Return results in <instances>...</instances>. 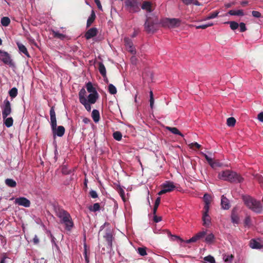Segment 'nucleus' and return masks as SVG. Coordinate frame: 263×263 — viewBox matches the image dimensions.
<instances>
[{
	"instance_id": "1",
	"label": "nucleus",
	"mask_w": 263,
	"mask_h": 263,
	"mask_svg": "<svg viewBox=\"0 0 263 263\" xmlns=\"http://www.w3.org/2000/svg\"><path fill=\"white\" fill-rule=\"evenodd\" d=\"M79 100L85 109L88 111L91 110L90 104H95L99 97L98 93H91L86 97V92L84 88H82L79 93Z\"/></svg>"
},
{
	"instance_id": "2",
	"label": "nucleus",
	"mask_w": 263,
	"mask_h": 263,
	"mask_svg": "<svg viewBox=\"0 0 263 263\" xmlns=\"http://www.w3.org/2000/svg\"><path fill=\"white\" fill-rule=\"evenodd\" d=\"M243 201L246 206L256 213H261L262 211V206L259 201L257 200L249 195L242 196Z\"/></svg>"
},
{
	"instance_id": "3",
	"label": "nucleus",
	"mask_w": 263,
	"mask_h": 263,
	"mask_svg": "<svg viewBox=\"0 0 263 263\" xmlns=\"http://www.w3.org/2000/svg\"><path fill=\"white\" fill-rule=\"evenodd\" d=\"M56 215L60 219V222L64 224L65 229L70 231L73 227V222L69 213L62 209L56 211Z\"/></svg>"
},
{
	"instance_id": "4",
	"label": "nucleus",
	"mask_w": 263,
	"mask_h": 263,
	"mask_svg": "<svg viewBox=\"0 0 263 263\" xmlns=\"http://www.w3.org/2000/svg\"><path fill=\"white\" fill-rule=\"evenodd\" d=\"M218 177L219 179L231 182H241L243 179L236 172L230 170H226L219 173Z\"/></svg>"
},
{
	"instance_id": "5",
	"label": "nucleus",
	"mask_w": 263,
	"mask_h": 263,
	"mask_svg": "<svg viewBox=\"0 0 263 263\" xmlns=\"http://www.w3.org/2000/svg\"><path fill=\"white\" fill-rule=\"evenodd\" d=\"M141 3L139 0H126L125 8L130 13H136L140 11Z\"/></svg>"
},
{
	"instance_id": "6",
	"label": "nucleus",
	"mask_w": 263,
	"mask_h": 263,
	"mask_svg": "<svg viewBox=\"0 0 263 263\" xmlns=\"http://www.w3.org/2000/svg\"><path fill=\"white\" fill-rule=\"evenodd\" d=\"M161 24L164 27L174 28L180 25V21L178 18H165L161 21Z\"/></svg>"
},
{
	"instance_id": "7",
	"label": "nucleus",
	"mask_w": 263,
	"mask_h": 263,
	"mask_svg": "<svg viewBox=\"0 0 263 263\" xmlns=\"http://www.w3.org/2000/svg\"><path fill=\"white\" fill-rule=\"evenodd\" d=\"M0 60L10 67L14 66V64L7 52L0 50Z\"/></svg>"
},
{
	"instance_id": "8",
	"label": "nucleus",
	"mask_w": 263,
	"mask_h": 263,
	"mask_svg": "<svg viewBox=\"0 0 263 263\" xmlns=\"http://www.w3.org/2000/svg\"><path fill=\"white\" fill-rule=\"evenodd\" d=\"M1 108L2 110L3 118H6L11 114L12 111L10 101L7 99L4 100L3 105L1 106Z\"/></svg>"
},
{
	"instance_id": "9",
	"label": "nucleus",
	"mask_w": 263,
	"mask_h": 263,
	"mask_svg": "<svg viewBox=\"0 0 263 263\" xmlns=\"http://www.w3.org/2000/svg\"><path fill=\"white\" fill-rule=\"evenodd\" d=\"M146 20L144 24L145 29L148 33H153L156 30L154 23L151 21V17L148 14H146Z\"/></svg>"
},
{
	"instance_id": "10",
	"label": "nucleus",
	"mask_w": 263,
	"mask_h": 263,
	"mask_svg": "<svg viewBox=\"0 0 263 263\" xmlns=\"http://www.w3.org/2000/svg\"><path fill=\"white\" fill-rule=\"evenodd\" d=\"M162 186L163 189L158 193L159 195H161L166 193L171 192L175 188L174 183L172 182H166L163 184Z\"/></svg>"
},
{
	"instance_id": "11",
	"label": "nucleus",
	"mask_w": 263,
	"mask_h": 263,
	"mask_svg": "<svg viewBox=\"0 0 263 263\" xmlns=\"http://www.w3.org/2000/svg\"><path fill=\"white\" fill-rule=\"evenodd\" d=\"M14 203L25 208H28L30 206V201L26 198L23 197L15 198Z\"/></svg>"
},
{
	"instance_id": "12",
	"label": "nucleus",
	"mask_w": 263,
	"mask_h": 263,
	"mask_svg": "<svg viewBox=\"0 0 263 263\" xmlns=\"http://www.w3.org/2000/svg\"><path fill=\"white\" fill-rule=\"evenodd\" d=\"M50 125L51 129H53L54 128L57 126V119L55 116V112L53 108H51L50 110Z\"/></svg>"
},
{
	"instance_id": "13",
	"label": "nucleus",
	"mask_w": 263,
	"mask_h": 263,
	"mask_svg": "<svg viewBox=\"0 0 263 263\" xmlns=\"http://www.w3.org/2000/svg\"><path fill=\"white\" fill-rule=\"evenodd\" d=\"M54 136L62 137L65 133V128L63 126H59L51 129Z\"/></svg>"
},
{
	"instance_id": "14",
	"label": "nucleus",
	"mask_w": 263,
	"mask_h": 263,
	"mask_svg": "<svg viewBox=\"0 0 263 263\" xmlns=\"http://www.w3.org/2000/svg\"><path fill=\"white\" fill-rule=\"evenodd\" d=\"M141 8L146 12V14H149L148 13H151L153 11L152 4L151 2L148 1H144L141 5Z\"/></svg>"
},
{
	"instance_id": "15",
	"label": "nucleus",
	"mask_w": 263,
	"mask_h": 263,
	"mask_svg": "<svg viewBox=\"0 0 263 263\" xmlns=\"http://www.w3.org/2000/svg\"><path fill=\"white\" fill-rule=\"evenodd\" d=\"M215 237L214 235L210 232L208 233L206 230V234L205 236L204 241L208 244H212L215 242Z\"/></svg>"
},
{
	"instance_id": "16",
	"label": "nucleus",
	"mask_w": 263,
	"mask_h": 263,
	"mask_svg": "<svg viewBox=\"0 0 263 263\" xmlns=\"http://www.w3.org/2000/svg\"><path fill=\"white\" fill-rule=\"evenodd\" d=\"M98 32L97 29L96 28H91L89 29L85 33V36L86 39L88 40L92 37L95 36Z\"/></svg>"
},
{
	"instance_id": "17",
	"label": "nucleus",
	"mask_w": 263,
	"mask_h": 263,
	"mask_svg": "<svg viewBox=\"0 0 263 263\" xmlns=\"http://www.w3.org/2000/svg\"><path fill=\"white\" fill-rule=\"evenodd\" d=\"M221 205L224 210H228L230 208L229 200L224 195L221 197Z\"/></svg>"
},
{
	"instance_id": "18",
	"label": "nucleus",
	"mask_w": 263,
	"mask_h": 263,
	"mask_svg": "<svg viewBox=\"0 0 263 263\" xmlns=\"http://www.w3.org/2000/svg\"><path fill=\"white\" fill-rule=\"evenodd\" d=\"M104 237L107 242L108 248L111 249L112 246L113 237L112 234L109 232H106Z\"/></svg>"
},
{
	"instance_id": "19",
	"label": "nucleus",
	"mask_w": 263,
	"mask_h": 263,
	"mask_svg": "<svg viewBox=\"0 0 263 263\" xmlns=\"http://www.w3.org/2000/svg\"><path fill=\"white\" fill-rule=\"evenodd\" d=\"M20 53H24L27 57H30V55L27 51L26 47L22 43L17 42L16 43Z\"/></svg>"
},
{
	"instance_id": "20",
	"label": "nucleus",
	"mask_w": 263,
	"mask_h": 263,
	"mask_svg": "<svg viewBox=\"0 0 263 263\" xmlns=\"http://www.w3.org/2000/svg\"><path fill=\"white\" fill-rule=\"evenodd\" d=\"M203 224L206 227H209L211 225V217L209 214H203L202 215Z\"/></svg>"
},
{
	"instance_id": "21",
	"label": "nucleus",
	"mask_w": 263,
	"mask_h": 263,
	"mask_svg": "<svg viewBox=\"0 0 263 263\" xmlns=\"http://www.w3.org/2000/svg\"><path fill=\"white\" fill-rule=\"evenodd\" d=\"M250 247L253 249H260L262 247V246L258 241L252 239L250 241Z\"/></svg>"
},
{
	"instance_id": "22",
	"label": "nucleus",
	"mask_w": 263,
	"mask_h": 263,
	"mask_svg": "<svg viewBox=\"0 0 263 263\" xmlns=\"http://www.w3.org/2000/svg\"><path fill=\"white\" fill-rule=\"evenodd\" d=\"M228 14L230 15L240 16H242L245 15L243 11L241 9L239 10H231L229 11Z\"/></svg>"
},
{
	"instance_id": "23",
	"label": "nucleus",
	"mask_w": 263,
	"mask_h": 263,
	"mask_svg": "<svg viewBox=\"0 0 263 263\" xmlns=\"http://www.w3.org/2000/svg\"><path fill=\"white\" fill-rule=\"evenodd\" d=\"M92 118L95 122L97 123L100 120V113L97 109H93L92 111Z\"/></svg>"
},
{
	"instance_id": "24",
	"label": "nucleus",
	"mask_w": 263,
	"mask_h": 263,
	"mask_svg": "<svg viewBox=\"0 0 263 263\" xmlns=\"http://www.w3.org/2000/svg\"><path fill=\"white\" fill-rule=\"evenodd\" d=\"M96 18V14L93 10L91 11V14L87 21V27H89L93 22Z\"/></svg>"
},
{
	"instance_id": "25",
	"label": "nucleus",
	"mask_w": 263,
	"mask_h": 263,
	"mask_svg": "<svg viewBox=\"0 0 263 263\" xmlns=\"http://www.w3.org/2000/svg\"><path fill=\"white\" fill-rule=\"evenodd\" d=\"M3 119L4 123L7 127H10L12 126L13 120L12 117H6V118H3Z\"/></svg>"
},
{
	"instance_id": "26",
	"label": "nucleus",
	"mask_w": 263,
	"mask_h": 263,
	"mask_svg": "<svg viewBox=\"0 0 263 263\" xmlns=\"http://www.w3.org/2000/svg\"><path fill=\"white\" fill-rule=\"evenodd\" d=\"M87 90L89 93H98L96 88L92 86L91 82H89L86 84Z\"/></svg>"
},
{
	"instance_id": "27",
	"label": "nucleus",
	"mask_w": 263,
	"mask_h": 263,
	"mask_svg": "<svg viewBox=\"0 0 263 263\" xmlns=\"http://www.w3.org/2000/svg\"><path fill=\"white\" fill-rule=\"evenodd\" d=\"M166 129L170 131L172 133L180 135L181 137H183V135L179 132V130L176 127H166Z\"/></svg>"
},
{
	"instance_id": "28",
	"label": "nucleus",
	"mask_w": 263,
	"mask_h": 263,
	"mask_svg": "<svg viewBox=\"0 0 263 263\" xmlns=\"http://www.w3.org/2000/svg\"><path fill=\"white\" fill-rule=\"evenodd\" d=\"M1 23L4 27L8 26L10 23V20L8 17H3L1 20Z\"/></svg>"
},
{
	"instance_id": "29",
	"label": "nucleus",
	"mask_w": 263,
	"mask_h": 263,
	"mask_svg": "<svg viewBox=\"0 0 263 263\" xmlns=\"http://www.w3.org/2000/svg\"><path fill=\"white\" fill-rule=\"evenodd\" d=\"M5 183L7 186L11 187H14L16 185L15 181L12 179H6L5 180Z\"/></svg>"
},
{
	"instance_id": "30",
	"label": "nucleus",
	"mask_w": 263,
	"mask_h": 263,
	"mask_svg": "<svg viewBox=\"0 0 263 263\" xmlns=\"http://www.w3.org/2000/svg\"><path fill=\"white\" fill-rule=\"evenodd\" d=\"M201 154L205 158L206 160L208 161V163L210 165L211 167H213V159L211 157L209 156L203 152H200Z\"/></svg>"
},
{
	"instance_id": "31",
	"label": "nucleus",
	"mask_w": 263,
	"mask_h": 263,
	"mask_svg": "<svg viewBox=\"0 0 263 263\" xmlns=\"http://www.w3.org/2000/svg\"><path fill=\"white\" fill-rule=\"evenodd\" d=\"M218 14H219V12H218V11L214 12L210 14L209 15H208L204 18H203L202 21H206V20H209L210 19H213V18H216L218 16Z\"/></svg>"
},
{
	"instance_id": "32",
	"label": "nucleus",
	"mask_w": 263,
	"mask_h": 263,
	"mask_svg": "<svg viewBox=\"0 0 263 263\" xmlns=\"http://www.w3.org/2000/svg\"><path fill=\"white\" fill-rule=\"evenodd\" d=\"M227 23L230 24V27L231 29L233 30H235L236 29H237L239 27V25L238 23L235 22V21H230L228 22Z\"/></svg>"
},
{
	"instance_id": "33",
	"label": "nucleus",
	"mask_w": 263,
	"mask_h": 263,
	"mask_svg": "<svg viewBox=\"0 0 263 263\" xmlns=\"http://www.w3.org/2000/svg\"><path fill=\"white\" fill-rule=\"evenodd\" d=\"M9 95L12 98H14L17 95V89L15 87H13L9 91Z\"/></svg>"
},
{
	"instance_id": "34",
	"label": "nucleus",
	"mask_w": 263,
	"mask_h": 263,
	"mask_svg": "<svg viewBox=\"0 0 263 263\" xmlns=\"http://www.w3.org/2000/svg\"><path fill=\"white\" fill-rule=\"evenodd\" d=\"M172 237L173 240H177L179 241L180 242H185L186 243H191V239H189L188 240H186V241H184L182 238H181L180 237L176 236V235H172Z\"/></svg>"
},
{
	"instance_id": "35",
	"label": "nucleus",
	"mask_w": 263,
	"mask_h": 263,
	"mask_svg": "<svg viewBox=\"0 0 263 263\" xmlns=\"http://www.w3.org/2000/svg\"><path fill=\"white\" fill-rule=\"evenodd\" d=\"M124 41L126 48H128L133 45L132 40L128 37H125Z\"/></svg>"
},
{
	"instance_id": "36",
	"label": "nucleus",
	"mask_w": 263,
	"mask_h": 263,
	"mask_svg": "<svg viewBox=\"0 0 263 263\" xmlns=\"http://www.w3.org/2000/svg\"><path fill=\"white\" fill-rule=\"evenodd\" d=\"M99 70L100 73L103 76H106V68H105L104 65L101 63H99Z\"/></svg>"
},
{
	"instance_id": "37",
	"label": "nucleus",
	"mask_w": 263,
	"mask_h": 263,
	"mask_svg": "<svg viewBox=\"0 0 263 263\" xmlns=\"http://www.w3.org/2000/svg\"><path fill=\"white\" fill-rule=\"evenodd\" d=\"M206 234V230H203V231L198 232V233H197L196 234V237L197 238V239L198 240H199V239H202L203 238L205 239V236Z\"/></svg>"
},
{
	"instance_id": "38",
	"label": "nucleus",
	"mask_w": 263,
	"mask_h": 263,
	"mask_svg": "<svg viewBox=\"0 0 263 263\" xmlns=\"http://www.w3.org/2000/svg\"><path fill=\"white\" fill-rule=\"evenodd\" d=\"M113 137L115 140L119 141L122 139V135L120 132L117 131L114 133Z\"/></svg>"
},
{
	"instance_id": "39",
	"label": "nucleus",
	"mask_w": 263,
	"mask_h": 263,
	"mask_svg": "<svg viewBox=\"0 0 263 263\" xmlns=\"http://www.w3.org/2000/svg\"><path fill=\"white\" fill-rule=\"evenodd\" d=\"M236 123V120L233 117H230L228 118L227 121V125L229 126H233L235 125Z\"/></svg>"
},
{
	"instance_id": "40",
	"label": "nucleus",
	"mask_w": 263,
	"mask_h": 263,
	"mask_svg": "<svg viewBox=\"0 0 263 263\" xmlns=\"http://www.w3.org/2000/svg\"><path fill=\"white\" fill-rule=\"evenodd\" d=\"M108 91L111 95H115L117 93V89L116 87L112 84L108 85Z\"/></svg>"
},
{
	"instance_id": "41",
	"label": "nucleus",
	"mask_w": 263,
	"mask_h": 263,
	"mask_svg": "<svg viewBox=\"0 0 263 263\" xmlns=\"http://www.w3.org/2000/svg\"><path fill=\"white\" fill-rule=\"evenodd\" d=\"M231 220H232V222L233 223L238 224L239 222V217L237 215H236L234 213H232V214L231 215Z\"/></svg>"
},
{
	"instance_id": "42",
	"label": "nucleus",
	"mask_w": 263,
	"mask_h": 263,
	"mask_svg": "<svg viewBox=\"0 0 263 263\" xmlns=\"http://www.w3.org/2000/svg\"><path fill=\"white\" fill-rule=\"evenodd\" d=\"M233 256L232 254L223 255V259L225 262H231L233 260Z\"/></svg>"
},
{
	"instance_id": "43",
	"label": "nucleus",
	"mask_w": 263,
	"mask_h": 263,
	"mask_svg": "<svg viewBox=\"0 0 263 263\" xmlns=\"http://www.w3.org/2000/svg\"><path fill=\"white\" fill-rule=\"evenodd\" d=\"M137 252L141 256H144L147 255L145 248L140 247L137 249Z\"/></svg>"
},
{
	"instance_id": "44",
	"label": "nucleus",
	"mask_w": 263,
	"mask_h": 263,
	"mask_svg": "<svg viewBox=\"0 0 263 263\" xmlns=\"http://www.w3.org/2000/svg\"><path fill=\"white\" fill-rule=\"evenodd\" d=\"M204 260L206 263H215L214 258L211 255L205 257Z\"/></svg>"
},
{
	"instance_id": "45",
	"label": "nucleus",
	"mask_w": 263,
	"mask_h": 263,
	"mask_svg": "<svg viewBox=\"0 0 263 263\" xmlns=\"http://www.w3.org/2000/svg\"><path fill=\"white\" fill-rule=\"evenodd\" d=\"M213 25V24L212 23H208L207 24H203V25H199V26H196V29H204L209 27H211Z\"/></svg>"
},
{
	"instance_id": "46",
	"label": "nucleus",
	"mask_w": 263,
	"mask_h": 263,
	"mask_svg": "<svg viewBox=\"0 0 263 263\" xmlns=\"http://www.w3.org/2000/svg\"><path fill=\"white\" fill-rule=\"evenodd\" d=\"M203 200L205 203H210L211 196L208 194H205L203 196Z\"/></svg>"
},
{
	"instance_id": "47",
	"label": "nucleus",
	"mask_w": 263,
	"mask_h": 263,
	"mask_svg": "<svg viewBox=\"0 0 263 263\" xmlns=\"http://www.w3.org/2000/svg\"><path fill=\"white\" fill-rule=\"evenodd\" d=\"M53 32L54 34V36L55 37H57L61 39H63L65 37V35L61 33L58 31H54Z\"/></svg>"
},
{
	"instance_id": "48",
	"label": "nucleus",
	"mask_w": 263,
	"mask_h": 263,
	"mask_svg": "<svg viewBox=\"0 0 263 263\" xmlns=\"http://www.w3.org/2000/svg\"><path fill=\"white\" fill-rule=\"evenodd\" d=\"M189 146L191 148H193L194 147H196L197 148L199 149L201 147V145L198 144L197 142H193L189 144Z\"/></svg>"
},
{
	"instance_id": "49",
	"label": "nucleus",
	"mask_w": 263,
	"mask_h": 263,
	"mask_svg": "<svg viewBox=\"0 0 263 263\" xmlns=\"http://www.w3.org/2000/svg\"><path fill=\"white\" fill-rule=\"evenodd\" d=\"M126 49L133 55H135L136 53V49L133 45L130 47L127 48Z\"/></svg>"
},
{
	"instance_id": "50",
	"label": "nucleus",
	"mask_w": 263,
	"mask_h": 263,
	"mask_svg": "<svg viewBox=\"0 0 263 263\" xmlns=\"http://www.w3.org/2000/svg\"><path fill=\"white\" fill-rule=\"evenodd\" d=\"M210 204V203H205L203 214H209Z\"/></svg>"
},
{
	"instance_id": "51",
	"label": "nucleus",
	"mask_w": 263,
	"mask_h": 263,
	"mask_svg": "<svg viewBox=\"0 0 263 263\" xmlns=\"http://www.w3.org/2000/svg\"><path fill=\"white\" fill-rule=\"evenodd\" d=\"M239 26L240 27V32H245L247 30L246 25L244 23H240L239 25Z\"/></svg>"
},
{
	"instance_id": "52",
	"label": "nucleus",
	"mask_w": 263,
	"mask_h": 263,
	"mask_svg": "<svg viewBox=\"0 0 263 263\" xmlns=\"http://www.w3.org/2000/svg\"><path fill=\"white\" fill-rule=\"evenodd\" d=\"M100 204L98 203H96L93 205L92 208L91 210L94 212H96L100 210Z\"/></svg>"
},
{
	"instance_id": "53",
	"label": "nucleus",
	"mask_w": 263,
	"mask_h": 263,
	"mask_svg": "<svg viewBox=\"0 0 263 263\" xmlns=\"http://www.w3.org/2000/svg\"><path fill=\"white\" fill-rule=\"evenodd\" d=\"M84 254L85 259V261H86V263H88L89 262V259H88V257L87 255V246H86V245L85 244L84 245Z\"/></svg>"
},
{
	"instance_id": "54",
	"label": "nucleus",
	"mask_w": 263,
	"mask_h": 263,
	"mask_svg": "<svg viewBox=\"0 0 263 263\" xmlns=\"http://www.w3.org/2000/svg\"><path fill=\"white\" fill-rule=\"evenodd\" d=\"M252 14L254 17L259 18L261 16V13L257 11H253Z\"/></svg>"
},
{
	"instance_id": "55",
	"label": "nucleus",
	"mask_w": 263,
	"mask_h": 263,
	"mask_svg": "<svg viewBox=\"0 0 263 263\" xmlns=\"http://www.w3.org/2000/svg\"><path fill=\"white\" fill-rule=\"evenodd\" d=\"M90 195L92 198H96L98 197L97 193L93 190H91L90 192Z\"/></svg>"
},
{
	"instance_id": "56",
	"label": "nucleus",
	"mask_w": 263,
	"mask_h": 263,
	"mask_svg": "<svg viewBox=\"0 0 263 263\" xmlns=\"http://www.w3.org/2000/svg\"><path fill=\"white\" fill-rule=\"evenodd\" d=\"M119 194L120 196L121 197L122 200L125 201V192L124 191L121 189L119 191Z\"/></svg>"
},
{
	"instance_id": "57",
	"label": "nucleus",
	"mask_w": 263,
	"mask_h": 263,
	"mask_svg": "<svg viewBox=\"0 0 263 263\" xmlns=\"http://www.w3.org/2000/svg\"><path fill=\"white\" fill-rule=\"evenodd\" d=\"M257 119L261 122H263V112H261L258 114L257 116Z\"/></svg>"
},
{
	"instance_id": "58",
	"label": "nucleus",
	"mask_w": 263,
	"mask_h": 263,
	"mask_svg": "<svg viewBox=\"0 0 263 263\" xmlns=\"http://www.w3.org/2000/svg\"><path fill=\"white\" fill-rule=\"evenodd\" d=\"M160 200H161L160 197H159L157 198V199L155 201L154 207L158 208V207L160 203Z\"/></svg>"
},
{
	"instance_id": "59",
	"label": "nucleus",
	"mask_w": 263,
	"mask_h": 263,
	"mask_svg": "<svg viewBox=\"0 0 263 263\" xmlns=\"http://www.w3.org/2000/svg\"><path fill=\"white\" fill-rule=\"evenodd\" d=\"M213 167H212V168H215V167H221L222 166V163H220L219 162L217 161H214L213 162Z\"/></svg>"
},
{
	"instance_id": "60",
	"label": "nucleus",
	"mask_w": 263,
	"mask_h": 263,
	"mask_svg": "<svg viewBox=\"0 0 263 263\" xmlns=\"http://www.w3.org/2000/svg\"><path fill=\"white\" fill-rule=\"evenodd\" d=\"M162 218L161 217H158L156 215L154 216V220L155 222H158L161 221Z\"/></svg>"
},
{
	"instance_id": "61",
	"label": "nucleus",
	"mask_w": 263,
	"mask_h": 263,
	"mask_svg": "<svg viewBox=\"0 0 263 263\" xmlns=\"http://www.w3.org/2000/svg\"><path fill=\"white\" fill-rule=\"evenodd\" d=\"M137 58L136 57V56L135 55H133L132 57H131V59H130V61H131V62L133 64H136V63H137Z\"/></svg>"
},
{
	"instance_id": "62",
	"label": "nucleus",
	"mask_w": 263,
	"mask_h": 263,
	"mask_svg": "<svg viewBox=\"0 0 263 263\" xmlns=\"http://www.w3.org/2000/svg\"><path fill=\"white\" fill-rule=\"evenodd\" d=\"M94 1L95 2V3L96 4L98 8L99 9L102 10V6H101V4L100 0H95Z\"/></svg>"
},
{
	"instance_id": "63",
	"label": "nucleus",
	"mask_w": 263,
	"mask_h": 263,
	"mask_svg": "<svg viewBox=\"0 0 263 263\" xmlns=\"http://www.w3.org/2000/svg\"><path fill=\"white\" fill-rule=\"evenodd\" d=\"M182 2L185 5H189L193 3V0H181Z\"/></svg>"
},
{
	"instance_id": "64",
	"label": "nucleus",
	"mask_w": 263,
	"mask_h": 263,
	"mask_svg": "<svg viewBox=\"0 0 263 263\" xmlns=\"http://www.w3.org/2000/svg\"><path fill=\"white\" fill-rule=\"evenodd\" d=\"M33 242L34 244L36 245L38 244L39 242V239L38 238L37 236L36 235H35L33 239Z\"/></svg>"
}]
</instances>
